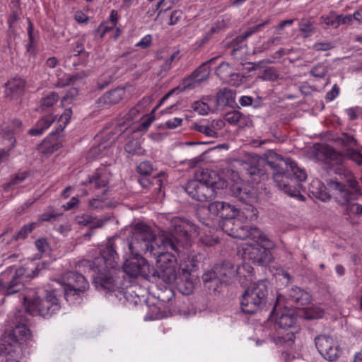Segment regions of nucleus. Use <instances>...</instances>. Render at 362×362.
I'll return each instance as SVG.
<instances>
[{
    "label": "nucleus",
    "instance_id": "nucleus-1",
    "mask_svg": "<svg viewBox=\"0 0 362 362\" xmlns=\"http://www.w3.org/2000/svg\"><path fill=\"white\" fill-rule=\"evenodd\" d=\"M199 234L198 228L191 221L180 217L170 221L167 231L160 230V279L170 284L177 278V259L170 251L181 252L191 245L192 240Z\"/></svg>",
    "mask_w": 362,
    "mask_h": 362
},
{
    "label": "nucleus",
    "instance_id": "nucleus-2",
    "mask_svg": "<svg viewBox=\"0 0 362 362\" xmlns=\"http://www.w3.org/2000/svg\"><path fill=\"white\" fill-rule=\"evenodd\" d=\"M119 256L116 252L114 243L109 240L105 247L99 252L93 261L84 259L81 262L79 267H87L93 271V284L97 289L112 291L116 287L113 269L116 267Z\"/></svg>",
    "mask_w": 362,
    "mask_h": 362
},
{
    "label": "nucleus",
    "instance_id": "nucleus-3",
    "mask_svg": "<svg viewBox=\"0 0 362 362\" xmlns=\"http://www.w3.org/2000/svg\"><path fill=\"white\" fill-rule=\"evenodd\" d=\"M247 235L243 239L250 238L255 243H244L242 246L243 256L259 265H267L272 262L270 250L275 247V244L258 228L250 227L247 229Z\"/></svg>",
    "mask_w": 362,
    "mask_h": 362
},
{
    "label": "nucleus",
    "instance_id": "nucleus-4",
    "mask_svg": "<svg viewBox=\"0 0 362 362\" xmlns=\"http://www.w3.org/2000/svg\"><path fill=\"white\" fill-rule=\"evenodd\" d=\"M335 174L344 181L329 179L327 181V186L339 205L356 201L362 196L359 183L350 170L340 168L335 170Z\"/></svg>",
    "mask_w": 362,
    "mask_h": 362
},
{
    "label": "nucleus",
    "instance_id": "nucleus-5",
    "mask_svg": "<svg viewBox=\"0 0 362 362\" xmlns=\"http://www.w3.org/2000/svg\"><path fill=\"white\" fill-rule=\"evenodd\" d=\"M267 163L274 170L273 179L277 187L291 197H296L298 200L305 201V197L300 192L288 183V175L286 173L288 164L287 158L284 159L273 150H268L264 153Z\"/></svg>",
    "mask_w": 362,
    "mask_h": 362
},
{
    "label": "nucleus",
    "instance_id": "nucleus-6",
    "mask_svg": "<svg viewBox=\"0 0 362 362\" xmlns=\"http://www.w3.org/2000/svg\"><path fill=\"white\" fill-rule=\"evenodd\" d=\"M39 270V266L35 269L21 267L13 272V267H10L0 274V293L11 296L19 292L23 287V279L37 276Z\"/></svg>",
    "mask_w": 362,
    "mask_h": 362
},
{
    "label": "nucleus",
    "instance_id": "nucleus-7",
    "mask_svg": "<svg viewBox=\"0 0 362 362\" xmlns=\"http://www.w3.org/2000/svg\"><path fill=\"white\" fill-rule=\"evenodd\" d=\"M31 296H23L26 311L31 315H39L43 317H49L60 308L57 298L52 293H48L45 298L41 299L35 296L36 293Z\"/></svg>",
    "mask_w": 362,
    "mask_h": 362
},
{
    "label": "nucleus",
    "instance_id": "nucleus-8",
    "mask_svg": "<svg viewBox=\"0 0 362 362\" xmlns=\"http://www.w3.org/2000/svg\"><path fill=\"white\" fill-rule=\"evenodd\" d=\"M268 294V282L261 280L247 288L243 295L241 308L244 313L252 314L262 308L266 303Z\"/></svg>",
    "mask_w": 362,
    "mask_h": 362
},
{
    "label": "nucleus",
    "instance_id": "nucleus-9",
    "mask_svg": "<svg viewBox=\"0 0 362 362\" xmlns=\"http://www.w3.org/2000/svg\"><path fill=\"white\" fill-rule=\"evenodd\" d=\"M238 215V211L234 206L224 202L220 216L224 219L221 224L222 230L231 237L244 239L248 234L247 229L250 227L243 226L240 218H235Z\"/></svg>",
    "mask_w": 362,
    "mask_h": 362
},
{
    "label": "nucleus",
    "instance_id": "nucleus-10",
    "mask_svg": "<svg viewBox=\"0 0 362 362\" xmlns=\"http://www.w3.org/2000/svg\"><path fill=\"white\" fill-rule=\"evenodd\" d=\"M141 105L138 104L136 106L132 107L129 112L124 116L125 120L123 122L119 123L117 126L118 132L128 135L129 133L136 134L137 132H146L152 122L154 120V117L152 116H143L139 118V123H134L132 124L129 122L139 117L141 110Z\"/></svg>",
    "mask_w": 362,
    "mask_h": 362
},
{
    "label": "nucleus",
    "instance_id": "nucleus-11",
    "mask_svg": "<svg viewBox=\"0 0 362 362\" xmlns=\"http://www.w3.org/2000/svg\"><path fill=\"white\" fill-rule=\"evenodd\" d=\"M155 240L156 236L149 226L142 223L135 224L132 240L129 243V251L132 254L139 250L152 252L154 250L152 243Z\"/></svg>",
    "mask_w": 362,
    "mask_h": 362
},
{
    "label": "nucleus",
    "instance_id": "nucleus-12",
    "mask_svg": "<svg viewBox=\"0 0 362 362\" xmlns=\"http://www.w3.org/2000/svg\"><path fill=\"white\" fill-rule=\"evenodd\" d=\"M315 156L318 161L324 163L327 168L333 170L334 173L337 168H345L344 154L332 146L325 144L315 146Z\"/></svg>",
    "mask_w": 362,
    "mask_h": 362
},
{
    "label": "nucleus",
    "instance_id": "nucleus-13",
    "mask_svg": "<svg viewBox=\"0 0 362 362\" xmlns=\"http://www.w3.org/2000/svg\"><path fill=\"white\" fill-rule=\"evenodd\" d=\"M64 279L66 280L64 297L67 301L77 300L89 288L88 281L79 273L67 272Z\"/></svg>",
    "mask_w": 362,
    "mask_h": 362
},
{
    "label": "nucleus",
    "instance_id": "nucleus-14",
    "mask_svg": "<svg viewBox=\"0 0 362 362\" xmlns=\"http://www.w3.org/2000/svg\"><path fill=\"white\" fill-rule=\"evenodd\" d=\"M237 275V269L230 262H224L221 266H217L214 270L206 272L202 276L204 283L214 282L227 284Z\"/></svg>",
    "mask_w": 362,
    "mask_h": 362
},
{
    "label": "nucleus",
    "instance_id": "nucleus-15",
    "mask_svg": "<svg viewBox=\"0 0 362 362\" xmlns=\"http://www.w3.org/2000/svg\"><path fill=\"white\" fill-rule=\"evenodd\" d=\"M315 343L321 356L329 361L337 360L341 353L337 341L328 335L316 337Z\"/></svg>",
    "mask_w": 362,
    "mask_h": 362
},
{
    "label": "nucleus",
    "instance_id": "nucleus-16",
    "mask_svg": "<svg viewBox=\"0 0 362 362\" xmlns=\"http://www.w3.org/2000/svg\"><path fill=\"white\" fill-rule=\"evenodd\" d=\"M27 320H21L14 328L8 333H4L1 341L6 344H13L22 347V346L31 339L30 330L25 324Z\"/></svg>",
    "mask_w": 362,
    "mask_h": 362
},
{
    "label": "nucleus",
    "instance_id": "nucleus-17",
    "mask_svg": "<svg viewBox=\"0 0 362 362\" xmlns=\"http://www.w3.org/2000/svg\"><path fill=\"white\" fill-rule=\"evenodd\" d=\"M139 252L137 251H134V254L130 252L132 257L127 259L123 265L124 272L130 277L136 278L139 276H147L146 272L149 269V265Z\"/></svg>",
    "mask_w": 362,
    "mask_h": 362
},
{
    "label": "nucleus",
    "instance_id": "nucleus-18",
    "mask_svg": "<svg viewBox=\"0 0 362 362\" xmlns=\"http://www.w3.org/2000/svg\"><path fill=\"white\" fill-rule=\"evenodd\" d=\"M269 23V21L259 23L255 26L250 28L247 30L243 33L242 35L237 36L230 43L227 44L226 47H231V55L238 59H240L246 54V45H243V42L248 37L252 34L259 31L264 25Z\"/></svg>",
    "mask_w": 362,
    "mask_h": 362
},
{
    "label": "nucleus",
    "instance_id": "nucleus-19",
    "mask_svg": "<svg viewBox=\"0 0 362 362\" xmlns=\"http://www.w3.org/2000/svg\"><path fill=\"white\" fill-rule=\"evenodd\" d=\"M269 23V21L259 23L255 26L250 28L247 30L243 33L242 35L237 36L230 43L227 44L226 47H231V55L238 59H240L246 54V45H243V42L248 37L252 34L259 31L264 25Z\"/></svg>",
    "mask_w": 362,
    "mask_h": 362
},
{
    "label": "nucleus",
    "instance_id": "nucleus-20",
    "mask_svg": "<svg viewBox=\"0 0 362 362\" xmlns=\"http://www.w3.org/2000/svg\"><path fill=\"white\" fill-rule=\"evenodd\" d=\"M185 191L192 199L202 202L218 194V192L214 191L212 188L197 180L189 181Z\"/></svg>",
    "mask_w": 362,
    "mask_h": 362
},
{
    "label": "nucleus",
    "instance_id": "nucleus-21",
    "mask_svg": "<svg viewBox=\"0 0 362 362\" xmlns=\"http://www.w3.org/2000/svg\"><path fill=\"white\" fill-rule=\"evenodd\" d=\"M217 57H213L211 59L202 64L189 77L186 79L185 83V88H192L199 86L201 83L205 81L209 78L210 71L207 65L214 62Z\"/></svg>",
    "mask_w": 362,
    "mask_h": 362
},
{
    "label": "nucleus",
    "instance_id": "nucleus-22",
    "mask_svg": "<svg viewBox=\"0 0 362 362\" xmlns=\"http://www.w3.org/2000/svg\"><path fill=\"white\" fill-rule=\"evenodd\" d=\"M231 181L233 182L230 185V190L234 197H237L240 202L248 204L252 198L250 191L242 182L238 173L233 170H228Z\"/></svg>",
    "mask_w": 362,
    "mask_h": 362
},
{
    "label": "nucleus",
    "instance_id": "nucleus-23",
    "mask_svg": "<svg viewBox=\"0 0 362 362\" xmlns=\"http://www.w3.org/2000/svg\"><path fill=\"white\" fill-rule=\"evenodd\" d=\"M201 182L206 184L213 189L214 191L223 189L228 186V181L221 177L215 171L203 170L199 176L196 179Z\"/></svg>",
    "mask_w": 362,
    "mask_h": 362
},
{
    "label": "nucleus",
    "instance_id": "nucleus-24",
    "mask_svg": "<svg viewBox=\"0 0 362 362\" xmlns=\"http://www.w3.org/2000/svg\"><path fill=\"white\" fill-rule=\"evenodd\" d=\"M26 81L21 76H14L5 83L6 97L15 98L21 95L25 90Z\"/></svg>",
    "mask_w": 362,
    "mask_h": 362
},
{
    "label": "nucleus",
    "instance_id": "nucleus-25",
    "mask_svg": "<svg viewBox=\"0 0 362 362\" xmlns=\"http://www.w3.org/2000/svg\"><path fill=\"white\" fill-rule=\"evenodd\" d=\"M0 362H19L22 347L16 345L6 344L1 341Z\"/></svg>",
    "mask_w": 362,
    "mask_h": 362
},
{
    "label": "nucleus",
    "instance_id": "nucleus-26",
    "mask_svg": "<svg viewBox=\"0 0 362 362\" xmlns=\"http://www.w3.org/2000/svg\"><path fill=\"white\" fill-rule=\"evenodd\" d=\"M125 95V89L117 87L104 93L99 99L98 103L103 105H112L119 103Z\"/></svg>",
    "mask_w": 362,
    "mask_h": 362
},
{
    "label": "nucleus",
    "instance_id": "nucleus-27",
    "mask_svg": "<svg viewBox=\"0 0 362 362\" xmlns=\"http://www.w3.org/2000/svg\"><path fill=\"white\" fill-rule=\"evenodd\" d=\"M108 175L104 168L97 169L91 177H89L88 183L94 185L95 188H103V195H104L107 189L106 186L108 184Z\"/></svg>",
    "mask_w": 362,
    "mask_h": 362
},
{
    "label": "nucleus",
    "instance_id": "nucleus-28",
    "mask_svg": "<svg viewBox=\"0 0 362 362\" xmlns=\"http://www.w3.org/2000/svg\"><path fill=\"white\" fill-rule=\"evenodd\" d=\"M177 54L175 52L168 53L166 51H162L160 52V78L168 75Z\"/></svg>",
    "mask_w": 362,
    "mask_h": 362
},
{
    "label": "nucleus",
    "instance_id": "nucleus-29",
    "mask_svg": "<svg viewBox=\"0 0 362 362\" xmlns=\"http://www.w3.org/2000/svg\"><path fill=\"white\" fill-rule=\"evenodd\" d=\"M288 298L298 305H305L310 301V295L299 287H292L288 292Z\"/></svg>",
    "mask_w": 362,
    "mask_h": 362
},
{
    "label": "nucleus",
    "instance_id": "nucleus-30",
    "mask_svg": "<svg viewBox=\"0 0 362 362\" xmlns=\"http://www.w3.org/2000/svg\"><path fill=\"white\" fill-rule=\"evenodd\" d=\"M52 115H47L40 119L36 124L31 128L28 133L31 136H40L47 130L54 121Z\"/></svg>",
    "mask_w": 362,
    "mask_h": 362
},
{
    "label": "nucleus",
    "instance_id": "nucleus-31",
    "mask_svg": "<svg viewBox=\"0 0 362 362\" xmlns=\"http://www.w3.org/2000/svg\"><path fill=\"white\" fill-rule=\"evenodd\" d=\"M160 301L163 303H168V310H164L163 313L160 312V318L166 317L173 315L170 307L173 304L172 300L174 298L175 293L170 286H165L163 289L160 288Z\"/></svg>",
    "mask_w": 362,
    "mask_h": 362
},
{
    "label": "nucleus",
    "instance_id": "nucleus-32",
    "mask_svg": "<svg viewBox=\"0 0 362 362\" xmlns=\"http://www.w3.org/2000/svg\"><path fill=\"white\" fill-rule=\"evenodd\" d=\"M286 163L288 164V166L285 172L286 173H288L289 184L290 176L291 175H293L294 178L299 182H303L306 180V172L304 169L300 168L294 160L291 158H287Z\"/></svg>",
    "mask_w": 362,
    "mask_h": 362
},
{
    "label": "nucleus",
    "instance_id": "nucleus-33",
    "mask_svg": "<svg viewBox=\"0 0 362 362\" xmlns=\"http://www.w3.org/2000/svg\"><path fill=\"white\" fill-rule=\"evenodd\" d=\"M235 93L230 89H221L216 94V104L218 106H233L235 102Z\"/></svg>",
    "mask_w": 362,
    "mask_h": 362
},
{
    "label": "nucleus",
    "instance_id": "nucleus-34",
    "mask_svg": "<svg viewBox=\"0 0 362 362\" xmlns=\"http://www.w3.org/2000/svg\"><path fill=\"white\" fill-rule=\"evenodd\" d=\"M296 322V315L293 310L284 309L276 319L277 324L283 329L291 327Z\"/></svg>",
    "mask_w": 362,
    "mask_h": 362
},
{
    "label": "nucleus",
    "instance_id": "nucleus-35",
    "mask_svg": "<svg viewBox=\"0 0 362 362\" xmlns=\"http://www.w3.org/2000/svg\"><path fill=\"white\" fill-rule=\"evenodd\" d=\"M59 148V144L55 139L47 137L38 145L37 150L42 155L47 156L56 151Z\"/></svg>",
    "mask_w": 362,
    "mask_h": 362
},
{
    "label": "nucleus",
    "instance_id": "nucleus-36",
    "mask_svg": "<svg viewBox=\"0 0 362 362\" xmlns=\"http://www.w3.org/2000/svg\"><path fill=\"white\" fill-rule=\"evenodd\" d=\"M196 276H179L180 282H177V286L180 291L184 295H189L192 293L194 288V280L197 279Z\"/></svg>",
    "mask_w": 362,
    "mask_h": 362
},
{
    "label": "nucleus",
    "instance_id": "nucleus-37",
    "mask_svg": "<svg viewBox=\"0 0 362 362\" xmlns=\"http://www.w3.org/2000/svg\"><path fill=\"white\" fill-rule=\"evenodd\" d=\"M136 134L132 133L134 136L129 139L124 146L126 152L131 155H142L143 149L141 146L140 139L137 136Z\"/></svg>",
    "mask_w": 362,
    "mask_h": 362
},
{
    "label": "nucleus",
    "instance_id": "nucleus-38",
    "mask_svg": "<svg viewBox=\"0 0 362 362\" xmlns=\"http://www.w3.org/2000/svg\"><path fill=\"white\" fill-rule=\"evenodd\" d=\"M59 99V95L57 93L52 92L41 99L38 110L42 112L49 110V108L57 103Z\"/></svg>",
    "mask_w": 362,
    "mask_h": 362
},
{
    "label": "nucleus",
    "instance_id": "nucleus-39",
    "mask_svg": "<svg viewBox=\"0 0 362 362\" xmlns=\"http://www.w3.org/2000/svg\"><path fill=\"white\" fill-rule=\"evenodd\" d=\"M197 266L193 259L187 258L180 265V274L182 276H196L194 273L196 272Z\"/></svg>",
    "mask_w": 362,
    "mask_h": 362
},
{
    "label": "nucleus",
    "instance_id": "nucleus-40",
    "mask_svg": "<svg viewBox=\"0 0 362 362\" xmlns=\"http://www.w3.org/2000/svg\"><path fill=\"white\" fill-rule=\"evenodd\" d=\"M361 150L362 148L359 146L352 148H347L346 152L344 153L345 156V160L348 158L356 162L358 165H362Z\"/></svg>",
    "mask_w": 362,
    "mask_h": 362
},
{
    "label": "nucleus",
    "instance_id": "nucleus-41",
    "mask_svg": "<svg viewBox=\"0 0 362 362\" xmlns=\"http://www.w3.org/2000/svg\"><path fill=\"white\" fill-rule=\"evenodd\" d=\"M234 68L232 67L227 62H222L216 69V73L217 76L225 82L226 80H228L230 76L231 75L232 71Z\"/></svg>",
    "mask_w": 362,
    "mask_h": 362
},
{
    "label": "nucleus",
    "instance_id": "nucleus-42",
    "mask_svg": "<svg viewBox=\"0 0 362 362\" xmlns=\"http://www.w3.org/2000/svg\"><path fill=\"white\" fill-rule=\"evenodd\" d=\"M237 275L240 278H245L247 281H252L253 276V268L247 263H243L237 268Z\"/></svg>",
    "mask_w": 362,
    "mask_h": 362
},
{
    "label": "nucleus",
    "instance_id": "nucleus-43",
    "mask_svg": "<svg viewBox=\"0 0 362 362\" xmlns=\"http://www.w3.org/2000/svg\"><path fill=\"white\" fill-rule=\"evenodd\" d=\"M336 141L340 142L346 149L358 146L356 139L348 133H342Z\"/></svg>",
    "mask_w": 362,
    "mask_h": 362
},
{
    "label": "nucleus",
    "instance_id": "nucleus-44",
    "mask_svg": "<svg viewBox=\"0 0 362 362\" xmlns=\"http://www.w3.org/2000/svg\"><path fill=\"white\" fill-rule=\"evenodd\" d=\"M108 206V202L107 198L102 197L93 198L88 202V206L93 210H102Z\"/></svg>",
    "mask_w": 362,
    "mask_h": 362
},
{
    "label": "nucleus",
    "instance_id": "nucleus-45",
    "mask_svg": "<svg viewBox=\"0 0 362 362\" xmlns=\"http://www.w3.org/2000/svg\"><path fill=\"white\" fill-rule=\"evenodd\" d=\"M321 22L327 26L337 28L339 26V15L334 12H330L328 15L321 17Z\"/></svg>",
    "mask_w": 362,
    "mask_h": 362
},
{
    "label": "nucleus",
    "instance_id": "nucleus-46",
    "mask_svg": "<svg viewBox=\"0 0 362 362\" xmlns=\"http://www.w3.org/2000/svg\"><path fill=\"white\" fill-rule=\"evenodd\" d=\"M313 185H316L317 187H319L317 191H311L312 193L316 196V197L323 202H327L330 199V195L324 189V188H325V186H323L319 180L313 181Z\"/></svg>",
    "mask_w": 362,
    "mask_h": 362
},
{
    "label": "nucleus",
    "instance_id": "nucleus-47",
    "mask_svg": "<svg viewBox=\"0 0 362 362\" xmlns=\"http://www.w3.org/2000/svg\"><path fill=\"white\" fill-rule=\"evenodd\" d=\"M72 115V111L71 108H67L64 110V113L60 116L59 119V124L57 127V133L59 134V132H62L64 129L66 127V126L69 122V120L71 119Z\"/></svg>",
    "mask_w": 362,
    "mask_h": 362
},
{
    "label": "nucleus",
    "instance_id": "nucleus-48",
    "mask_svg": "<svg viewBox=\"0 0 362 362\" xmlns=\"http://www.w3.org/2000/svg\"><path fill=\"white\" fill-rule=\"evenodd\" d=\"M146 303L148 306L152 305L153 308L151 309L150 312L147 313L144 317L145 321L149 320H156L158 317V307L156 305V303H154L151 300L150 297H148L146 299Z\"/></svg>",
    "mask_w": 362,
    "mask_h": 362
},
{
    "label": "nucleus",
    "instance_id": "nucleus-49",
    "mask_svg": "<svg viewBox=\"0 0 362 362\" xmlns=\"http://www.w3.org/2000/svg\"><path fill=\"white\" fill-rule=\"evenodd\" d=\"M113 76L110 72H105L103 75H101L97 81V87L100 90L104 89L109 84L112 82Z\"/></svg>",
    "mask_w": 362,
    "mask_h": 362
},
{
    "label": "nucleus",
    "instance_id": "nucleus-50",
    "mask_svg": "<svg viewBox=\"0 0 362 362\" xmlns=\"http://www.w3.org/2000/svg\"><path fill=\"white\" fill-rule=\"evenodd\" d=\"M299 30L307 37L314 31V26L310 21L302 19L299 23Z\"/></svg>",
    "mask_w": 362,
    "mask_h": 362
},
{
    "label": "nucleus",
    "instance_id": "nucleus-51",
    "mask_svg": "<svg viewBox=\"0 0 362 362\" xmlns=\"http://www.w3.org/2000/svg\"><path fill=\"white\" fill-rule=\"evenodd\" d=\"M327 71L328 69L327 66L323 63H318L313 67L310 71V74L315 77L323 78Z\"/></svg>",
    "mask_w": 362,
    "mask_h": 362
},
{
    "label": "nucleus",
    "instance_id": "nucleus-52",
    "mask_svg": "<svg viewBox=\"0 0 362 362\" xmlns=\"http://www.w3.org/2000/svg\"><path fill=\"white\" fill-rule=\"evenodd\" d=\"M242 116L241 112L233 110L226 114L225 120L232 125H235L240 122Z\"/></svg>",
    "mask_w": 362,
    "mask_h": 362
},
{
    "label": "nucleus",
    "instance_id": "nucleus-53",
    "mask_svg": "<svg viewBox=\"0 0 362 362\" xmlns=\"http://www.w3.org/2000/svg\"><path fill=\"white\" fill-rule=\"evenodd\" d=\"M194 129L209 137L216 138L218 136V133L211 129L209 124L207 125L196 124Z\"/></svg>",
    "mask_w": 362,
    "mask_h": 362
},
{
    "label": "nucleus",
    "instance_id": "nucleus-54",
    "mask_svg": "<svg viewBox=\"0 0 362 362\" xmlns=\"http://www.w3.org/2000/svg\"><path fill=\"white\" fill-rule=\"evenodd\" d=\"M341 206H344V214L345 216H347L349 218L357 216V203L349 202Z\"/></svg>",
    "mask_w": 362,
    "mask_h": 362
},
{
    "label": "nucleus",
    "instance_id": "nucleus-55",
    "mask_svg": "<svg viewBox=\"0 0 362 362\" xmlns=\"http://www.w3.org/2000/svg\"><path fill=\"white\" fill-rule=\"evenodd\" d=\"M262 78L265 81H276L279 78V74H278L276 69L273 67L268 68L264 70Z\"/></svg>",
    "mask_w": 362,
    "mask_h": 362
},
{
    "label": "nucleus",
    "instance_id": "nucleus-56",
    "mask_svg": "<svg viewBox=\"0 0 362 362\" xmlns=\"http://www.w3.org/2000/svg\"><path fill=\"white\" fill-rule=\"evenodd\" d=\"M223 206V202H214L209 204L208 209L211 214L221 216Z\"/></svg>",
    "mask_w": 362,
    "mask_h": 362
},
{
    "label": "nucleus",
    "instance_id": "nucleus-57",
    "mask_svg": "<svg viewBox=\"0 0 362 362\" xmlns=\"http://www.w3.org/2000/svg\"><path fill=\"white\" fill-rule=\"evenodd\" d=\"M35 226V223H31L29 224L24 225L17 233L16 238H25L29 233H30L33 231Z\"/></svg>",
    "mask_w": 362,
    "mask_h": 362
},
{
    "label": "nucleus",
    "instance_id": "nucleus-58",
    "mask_svg": "<svg viewBox=\"0 0 362 362\" xmlns=\"http://www.w3.org/2000/svg\"><path fill=\"white\" fill-rule=\"evenodd\" d=\"M295 335L293 332H288L285 336L278 337L276 339V344L284 345V344L287 346H291L294 342Z\"/></svg>",
    "mask_w": 362,
    "mask_h": 362
},
{
    "label": "nucleus",
    "instance_id": "nucleus-59",
    "mask_svg": "<svg viewBox=\"0 0 362 362\" xmlns=\"http://www.w3.org/2000/svg\"><path fill=\"white\" fill-rule=\"evenodd\" d=\"M225 82L232 86H238L242 82V76L234 69L228 80H226Z\"/></svg>",
    "mask_w": 362,
    "mask_h": 362
},
{
    "label": "nucleus",
    "instance_id": "nucleus-60",
    "mask_svg": "<svg viewBox=\"0 0 362 362\" xmlns=\"http://www.w3.org/2000/svg\"><path fill=\"white\" fill-rule=\"evenodd\" d=\"M25 177L26 175L25 173L17 175L16 177L12 178L9 182L4 185V190L8 191L11 186L21 183L25 179Z\"/></svg>",
    "mask_w": 362,
    "mask_h": 362
},
{
    "label": "nucleus",
    "instance_id": "nucleus-61",
    "mask_svg": "<svg viewBox=\"0 0 362 362\" xmlns=\"http://www.w3.org/2000/svg\"><path fill=\"white\" fill-rule=\"evenodd\" d=\"M323 315V311L320 308H312L305 311V318L315 319L320 318Z\"/></svg>",
    "mask_w": 362,
    "mask_h": 362
},
{
    "label": "nucleus",
    "instance_id": "nucleus-62",
    "mask_svg": "<svg viewBox=\"0 0 362 362\" xmlns=\"http://www.w3.org/2000/svg\"><path fill=\"white\" fill-rule=\"evenodd\" d=\"M193 108L195 111L198 112L200 115H206L208 113L209 107L207 104L201 102L196 101L193 104Z\"/></svg>",
    "mask_w": 362,
    "mask_h": 362
},
{
    "label": "nucleus",
    "instance_id": "nucleus-63",
    "mask_svg": "<svg viewBox=\"0 0 362 362\" xmlns=\"http://www.w3.org/2000/svg\"><path fill=\"white\" fill-rule=\"evenodd\" d=\"M152 165L149 162H141L137 166V172L141 175H148L152 171Z\"/></svg>",
    "mask_w": 362,
    "mask_h": 362
},
{
    "label": "nucleus",
    "instance_id": "nucleus-64",
    "mask_svg": "<svg viewBox=\"0 0 362 362\" xmlns=\"http://www.w3.org/2000/svg\"><path fill=\"white\" fill-rule=\"evenodd\" d=\"M339 88L337 84H334L332 89L326 93L325 100L327 102L334 100L339 94Z\"/></svg>",
    "mask_w": 362,
    "mask_h": 362
}]
</instances>
